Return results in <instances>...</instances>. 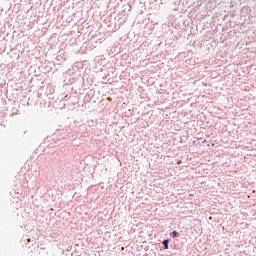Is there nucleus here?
<instances>
[{
	"label": "nucleus",
	"mask_w": 256,
	"mask_h": 256,
	"mask_svg": "<svg viewBox=\"0 0 256 256\" xmlns=\"http://www.w3.org/2000/svg\"><path fill=\"white\" fill-rule=\"evenodd\" d=\"M162 245H163L164 249H169V239H164L162 241Z\"/></svg>",
	"instance_id": "nucleus-1"
},
{
	"label": "nucleus",
	"mask_w": 256,
	"mask_h": 256,
	"mask_svg": "<svg viewBox=\"0 0 256 256\" xmlns=\"http://www.w3.org/2000/svg\"><path fill=\"white\" fill-rule=\"evenodd\" d=\"M171 236L174 238V239H177V237H179V232H177V230H174L171 232Z\"/></svg>",
	"instance_id": "nucleus-2"
}]
</instances>
